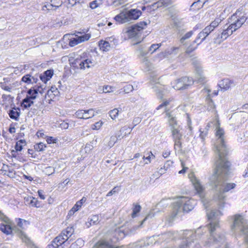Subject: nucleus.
<instances>
[{
    "instance_id": "obj_1",
    "label": "nucleus",
    "mask_w": 248,
    "mask_h": 248,
    "mask_svg": "<svg viewBox=\"0 0 248 248\" xmlns=\"http://www.w3.org/2000/svg\"><path fill=\"white\" fill-rule=\"evenodd\" d=\"M217 124L218 125L217 127L216 133L217 139L215 143V147L218 159L215 163V172L210 178L209 185L216 191V199L218 201L219 207L221 209L225 203L224 193L234 188L236 185L232 183H227L224 185L225 175L228 174L229 170L230 163L226 158L227 150L224 143V131L219 126L218 121L217 122Z\"/></svg>"
},
{
    "instance_id": "obj_2",
    "label": "nucleus",
    "mask_w": 248,
    "mask_h": 248,
    "mask_svg": "<svg viewBox=\"0 0 248 248\" xmlns=\"http://www.w3.org/2000/svg\"><path fill=\"white\" fill-rule=\"evenodd\" d=\"M207 216L211 221L209 224L208 229L210 233V236L207 241H205L204 246L207 247H213L218 248L225 243V236L222 233L214 235V232L219 228L218 217L222 215L219 210H212L210 212L207 210Z\"/></svg>"
},
{
    "instance_id": "obj_3",
    "label": "nucleus",
    "mask_w": 248,
    "mask_h": 248,
    "mask_svg": "<svg viewBox=\"0 0 248 248\" xmlns=\"http://www.w3.org/2000/svg\"><path fill=\"white\" fill-rule=\"evenodd\" d=\"M171 101L170 99L164 100L163 102L157 107L156 109L158 110L163 108H165L166 115L168 118V121L172 134V139H181L182 138V134L180 132L181 128L178 124L175 118L172 116L170 112L166 111V108L170 104Z\"/></svg>"
},
{
    "instance_id": "obj_4",
    "label": "nucleus",
    "mask_w": 248,
    "mask_h": 248,
    "mask_svg": "<svg viewBox=\"0 0 248 248\" xmlns=\"http://www.w3.org/2000/svg\"><path fill=\"white\" fill-rule=\"evenodd\" d=\"M196 205V201L186 197H178L173 203V217L180 212L191 211Z\"/></svg>"
},
{
    "instance_id": "obj_5",
    "label": "nucleus",
    "mask_w": 248,
    "mask_h": 248,
    "mask_svg": "<svg viewBox=\"0 0 248 248\" xmlns=\"http://www.w3.org/2000/svg\"><path fill=\"white\" fill-rule=\"evenodd\" d=\"M0 219L6 223H1L0 224V230L2 232L7 235H9L11 234L13 232H16L17 233L18 236L22 240L23 242L27 244H29L30 243V239L22 230L18 229L12 228L11 227L10 225L9 219L0 211Z\"/></svg>"
},
{
    "instance_id": "obj_6",
    "label": "nucleus",
    "mask_w": 248,
    "mask_h": 248,
    "mask_svg": "<svg viewBox=\"0 0 248 248\" xmlns=\"http://www.w3.org/2000/svg\"><path fill=\"white\" fill-rule=\"evenodd\" d=\"M206 227H200L197 229L195 233L192 231H185L182 234V239L177 248H191L194 243V237L195 235H199L207 230Z\"/></svg>"
},
{
    "instance_id": "obj_7",
    "label": "nucleus",
    "mask_w": 248,
    "mask_h": 248,
    "mask_svg": "<svg viewBox=\"0 0 248 248\" xmlns=\"http://www.w3.org/2000/svg\"><path fill=\"white\" fill-rule=\"evenodd\" d=\"M141 15L140 10L134 9L127 11L123 12L115 16L114 19L119 23H124L132 20H136Z\"/></svg>"
},
{
    "instance_id": "obj_8",
    "label": "nucleus",
    "mask_w": 248,
    "mask_h": 248,
    "mask_svg": "<svg viewBox=\"0 0 248 248\" xmlns=\"http://www.w3.org/2000/svg\"><path fill=\"white\" fill-rule=\"evenodd\" d=\"M188 177L192 183L197 193L201 199L202 202L205 209L208 207L207 205L208 201L204 198V187L202 185L199 180H198L193 173L189 174Z\"/></svg>"
},
{
    "instance_id": "obj_9",
    "label": "nucleus",
    "mask_w": 248,
    "mask_h": 248,
    "mask_svg": "<svg viewBox=\"0 0 248 248\" xmlns=\"http://www.w3.org/2000/svg\"><path fill=\"white\" fill-rule=\"evenodd\" d=\"M147 24L144 21L140 22L125 29V32L130 38H139L142 31L147 26Z\"/></svg>"
},
{
    "instance_id": "obj_10",
    "label": "nucleus",
    "mask_w": 248,
    "mask_h": 248,
    "mask_svg": "<svg viewBox=\"0 0 248 248\" xmlns=\"http://www.w3.org/2000/svg\"><path fill=\"white\" fill-rule=\"evenodd\" d=\"M234 31H235L234 30L230 24H225L219 30L217 37L214 38L215 43L220 44L231 35Z\"/></svg>"
},
{
    "instance_id": "obj_11",
    "label": "nucleus",
    "mask_w": 248,
    "mask_h": 248,
    "mask_svg": "<svg viewBox=\"0 0 248 248\" xmlns=\"http://www.w3.org/2000/svg\"><path fill=\"white\" fill-rule=\"evenodd\" d=\"M194 83L193 79L188 77H183L176 79L172 87L177 90H184L187 89Z\"/></svg>"
},
{
    "instance_id": "obj_12",
    "label": "nucleus",
    "mask_w": 248,
    "mask_h": 248,
    "mask_svg": "<svg viewBox=\"0 0 248 248\" xmlns=\"http://www.w3.org/2000/svg\"><path fill=\"white\" fill-rule=\"evenodd\" d=\"M173 239V234L170 232H168L164 233L163 234H162L161 235H159L158 236H153L152 237H150L148 239V242H147V245L145 244V243L140 242V244L137 245L136 247H139V248H142L144 246H146L147 245H149V242L152 243L153 239L156 240H159L160 242L163 241H166L167 242H169L170 241L172 240Z\"/></svg>"
},
{
    "instance_id": "obj_13",
    "label": "nucleus",
    "mask_w": 248,
    "mask_h": 248,
    "mask_svg": "<svg viewBox=\"0 0 248 248\" xmlns=\"http://www.w3.org/2000/svg\"><path fill=\"white\" fill-rule=\"evenodd\" d=\"M73 64L74 67L80 69H84L86 68H90L93 66L94 62L89 59L83 58L81 57L77 58Z\"/></svg>"
},
{
    "instance_id": "obj_14",
    "label": "nucleus",
    "mask_w": 248,
    "mask_h": 248,
    "mask_svg": "<svg viewBox=\"0 0 248 248\" xmlns=\"http://www.w3.org/2000/svg\"><path fill=\"white\" fill-rule=\"evenodd\" d=\"M158 80V79H157L156 78H152L150 81L152 84H155L153 88L156 93L157 98L162 99L163 97V93L164 91L163 90L164 89V86L159 84Z\"/></svg>"
},
{
    "instance_id": "obj_15",
    "label": "nucleus",
    "mask_w": 248,
    "mask_h": 248,
    "mask_svg": "<svg viewBox=\"0 0 248 248\" xmlns=\"http://www.w3.org/2000/svg\"><path fill=\"white\" fill-rule=\"evenodd\" d=\"M232 22L230 25L233 28V30L235 31L240 28L242 25L246 22L247 18L245 16H242L237 18L235 15H233L230 19Z\"/></svg>"
},
{
    "instance_id": "obj_16",
    "label": "nucleus",
    "mask_w": 248,
    "mask_h": 248,
    "mask_svg": "<svg viewBox=\"0 0 248 248\" xmlns=\"http://www.w3.org/2000/svg\"><path fill=\"white\" fill-rule=\"evenodd\" d=\"M74 232V230L72 227H68L66 230H63L61 234L58 236H61L60 239L62 240V242H63L64 245L66 244H69L68 242V239L72 235Z\"/></svg>"
},
{
    "instance_id": "obj_17",
    "label": "nucleus",
    "mask_w": 248,
    "mask_h": 248,
    "mask_svg": "<svg viewBox=\"0 0 248 248\" xmlns=\"http://www.w3.org/2000/svg\"><path fill=\"white\" fill-rule=\"evenodd\" d=\"M179 47H171L166 49L164 52H162L158 54V57L160 58H164L168 57L171 55H176L178 53Z\"/></svg>"
},
{
    "instance_id": "obj_18",
    "label": "nucleus",
    "mask_w": 248,
    "mask_h": 248,
    "mask_svg": "<svg viewBox=\"0 0 248 248\" xmlns=\"http://www.w3.org/2000/svg\"><path fill=\"white\" fill-rule=\"evenodd\" d=\"M219 86L221 89L224 91H227L234 86V84L233 80H230L229 78H225L219 82Z\"/></svg>"
},
{
    "instance_id": "obj_19",
    "label": "nucleus",
    "mask_w": 248,
    "mask_h": 248,
    "mask_svg": "<svg viewBox=\"0 0 248 248\" xmlns=\"http://www.w3.org/2000/svg\"><path fill=\"white\" fill-rule=\"evenodd\" d=\"M195 71L196 80L199 83H204L205 80V78L203 74L202 68L199 65H197L195 67Z\"/></svg>"
},
{
    "instance_id": "obj_20",
    "label": "nucleus",
    "mask_w": 248,
    "mask_h": 248,
    "mask_svg": "<svg viewBox=\"0 0 248 248\" xmlns=\"http://www.w3.org/2000/svg\"><path fill=\"white\" fill-rule=\"evenodd\" d=\"M61 236H57L52 241L51 243L48 245L46 248H64L63 242L60 239Z\"/></svg>"
},
{
    "instance_id": "obj_21",
    "label": "nucleus",
    "mask_w": 248,
    "mask_h": 248,
    "mask_svg": "<svg viewBox=\"0 0 248 248\" xmlns=\"http://www.w3.org/2000/svg\"><path fill=\"white\" fill-rule=\"evenodd\" d=\"M1 170L5 171L4 174H6L9 177L15 178L16 171L12 167L2 164Z\"/></svg>"
},
{
    "instance_id": "obj_22",
    "label": "nucleus",
    "mask_w": 248,
    "mask_h": 248,
    "mask_svg": "<svg viewBox=\"0 0 248 248\" xmlns=\"http://www.w3.org/2000/svg\"><path fill=\"white\" fill-rule=\"evenodd\" d=\"M93 248H126L124 246H121L117 248H113L112 246L108 242L104 240L98 242Z\"/></svg>"
},
{
    "instance_id": "obj_23",
    "label": "nucleus",
    "mask_w": 248,
    "mask_h": 248,
    "mask_svg": "<svg viewBox=\"0 0 248 248\" xmlns=\"http://www.w3.org/2000/svg\"><path fill=\"white\" fill-rule=\"evenodd\" d=\"M206 102L207 109L208 111H211L213 112H215V105L213 100L210 98L209 95H208V96L206 98Z\"/></svg>"
},
{
    "instance_id": "obj_24",
    "label": "nucleus",
    "mask_w": 248,
    "mask_h": 248,
    "mask_svg": "<svg viewBox=\"0 0 248 248\" xmlns=\"http://www.w3.org/2000/svg\"><path fill=\"white\" fill-rule=\"evenodd\" d=\"M20 114V109L18 108H14L10 110L9 115L10 118L17 120Z\"/></svg>"
},
{
    "instance_id": "obj_25",
    "label": "nucleus",
    "mask_w": 248,
    "mask_h": 248,
    "mask_svg": "<svg viewBox=\"0 0 248 248\" xmlns=\"http://www.w3.org/2000/svg\"><path fill=\"white\" fill-rule=\"evenodd\" d=\"M99 46L101 50L107 52L110 48V44L108 41L101 40L99 43Z\"/></svg>"
},
{
    "instance_id": "obj_26",
    "label": "nucleus",
    "mask_w": 248,
    "mask_h": 248,
    "mask_svg": "<svg viewBox=\"0 0 248 248\" xmlns=\"http://www.w3.org/2000/svg\"><path fill=\"white\" fill-rule=\"evenodd\" d=\"M208 35L202 31L200 32L197 38L193 42V44L198 43L197 45L203 41Z\"/></svg>"
},
{
    "instance_id": "obj_27",
    "label": "nucleus",
    "mask_w": 248,
    "mask_h": 248,
    "mask_svg": "<svg viewBox=\"0 0 248 248\" xmlns=\"http://www.w3.org/2000/svg\"><path fill=\"white\" fill-rule=\"evenodd\" d=\"M95 115V111L91 108L87 110H84V119H88L92 118Z\"/></svg>"
},
{
    "instance_id": "obj_28",
    "label": "nucleus",
    "mask_w": 248,
    "mask_h": 248,
    "mask_svg": "<svg viewBox=\"0 0 248 248\" xmlns=\"http://www.w3.org/2000/svg\"><path fill=\"white\" fill-rule=\"evenodd\" d=\"M31 100L32 99L31 98L27 96L23 100L22 105L26 108L30 107L33 103V101Z\"/></svg>"
},
{
    "instance_id": "obj_29",
    "label": "nucleus",
    "mask_w": 248,
    "mask_h": 248,
    "mask_svg": "<svg viewBox=\"0 0 248 248\" xmlns=\"http://www.w3.org/2000/svg\"><path fill=\"white\" fill-rule=\"evenodd\" d=\"M26 145V141L24 140H20L16 142L15 145V149L16 151L20 152L22 150L23 146Z\"/></svg>"
},
{
    "instance_id": "obj_30",
    "label": "nucleus",
    "mask_w": 248,
    "mask_h": 248,
    "mask_svg": "<svg viewBox=\"0 0 248 248\" xmlns=\"http://www.w3.org/2000/svg\"><path fill=\"white\" fill-rule=\"evenodd\" d=\"M84 241L82 239H78L76 242L72 243L70 248H80L84 245Z\"/></svg>"
},
{
    "instance_id": "obj_31",
    "label": "nucleus",
    "mask_w": 248,
    "mask_h": 248,
    "mask_svg": "<svg viewBox=\"0 0 248 248\" xmlns=\"http://www.w3.org/2000/svg\"><path fill=\"white\" fill-rule=\"evenodd\" d=\"M137 50L139 53V56L142 57H143L148 52V51L145 49V46L142 45L139 46Z\"/></svg>"
},
{
    "instance_id": "obj_32",
    "label": "nucleus",
    "mask_w": 248,
    "mask_h": 248,
    "mask_svg": "<svg viewBox=\"0 0 248 248\" xmlns=\"http://www.w3.org/2000/svg\"><path fill=\"white\" fill-rule=\"evenodd\" d=\"M76 36L78 37L79 43L88 40L91 37V35L89 33L85 34L81 36H78L76 34Z\"/></svg>"
},
{
    "instance_id": "obj_33",
    "label": "nucleus",
    "mask_w": 248,
    "mask_h": 248,
    "mask_svg": "<svg viewBox=\"0 0 248 248\" xmlns=\"http://www.w3.org/2000/svg\"><path fill=\"white\" fill-rule=\"evenodd\" d=\"M50 1L53 7H54V10H56L62 4V0H51Z\"/></svg>"
},
{
    "instance_id": "obj_34",
    "label": "nucleus",
    "mask_w": 248,
    "mask_h": 248,
    "mask_svg": "<svg viewBox=\"0 0 248 248\" xmlns=\"http://www.w3.org/2000/svg\"><path fill=\"white\" fill-rule=\"evenodd\" d=\"M193 31H190L186 33L183 36L181 37L180 40V42L181 44H184V41L193 35Z\"/></svg>"
},
{
    "instance_id": "obj_35",
    "label": "nucleus",
    "mask_w": 248,
    "mask_h": 248,
    "mask_svg": "<svg viewBox=\"0 0 248 248\" xmlns=\"http://www.w3.org/2000/svg\"><path fill=\"white\" fill-rule=\"evenodd\" d=\"M88 220L91 225L96 224L98 222L99 217L97 215H94L89 218Z\"/></svg>"
},
{
    "instance_id": "obj_36",
    "label": "nucleus",
    "mask_w": 248,
    "mask_h": 248,
    "mask_svg": "<svg viewBox=\"0 0 248 248\" xmlns=\"http://www.w3.org/2000/svg\"><path fill=\"white\" fill-rule=\"evenodd\" d=\"M141 209V206L139 204H134L133 208V212L132 214V217H135L136 216V214L139 213Z\"/></svg>"
},
{
    "instance_id": "obj_37",
    "label": "nucleus",
    "mask_w": 248,
    "mask_h": 248,
    "mask_svg": "<svg viewBox=\"0 0 248 248\" xmlns=\"http://www.w3.org/2000/svg\"><path fill=\"white\" fill-rule=\"evenodd\" d=\"M80 208V205H78V204L76 203L74 206L72 207V208L69 211L68 214V216H71L74 214V213L79 210Z\"/></svg>"
},
{
    "instance_id": "obj_38",
    "label": "nucleus",
    "mask_w": 248,
    "mask_h": 248,
    "mask_svg": "<svg viewBox=\"0 0 248 248\" xmlns=\"http://www.w3.org/2000/svg\"><path fill=\"white\" fill-rule=\"evenodd\" d=\"M109 116L112 119H115L118 115L119 110L117 108H114L111 110H110L109 112Z\"/></svg>"
},
{
    "instance_id": "obj_39",
    "label": "nucleus",
    "mask_w": 248,
    "mask_h": 248,
    "mask_svg": "<svg viewBox=\"0 0 248 248\" xmlns=\"http://www.w3.org/2000/svg\"><path fill=\"white\" fill-rule=\"evenodd\" d=\"M28 93L31 95L30 97L32 99H34L36 98V94H37V89H30L28 91Z\"/></svg>"
},
{
    "instance_id": "obj_40",
    "label": "nucleus",
    "mask_w": 248,
    "mask_h": 248,
    "mask_svg": "<svg viewBox=\"0 0 248 248\" xmlns=\"http://www.w3.org/2000/svg\"><path fill=\"white\" fill-rule=\"evenodd\" d=\"M118 138L116 136H112L110 137L109 140L108 142V146L109 147H112L114 144L117 142Z\"/></svg>"
},
{
    "instance_id": "obj_41",
    "label": "nucleus",
    "mask_w": 248,
    "mask_h": 248,
    "mask_svg": "<svg viewBox=\"0 0 248 248\" xmlns=\"http://www.w3.org/2000/svg\"><path fill=\"white\" fill-rule=\"evenodd\" d=\"M222 19L220 17L216 18L213 21H212L210 25H211V27L213 28H216L217 27L219 24L221 22Z\"/></svg>"
},
{
    "instance_id": "obj_42",
    "label": "nucleus",
    "mask_w": 248,
    "mask_h": 248,
    "mask_svg": "<svg viewBox=\"0 0 248 248\" xmlns=\"http://www.w3.org/2000/svg\"><path fill=\"white\" fill-rule=\"evenodd\" d=\"M22 81L27 84L32 83V78H31V76L30 75H26L23 76L22 78Z\"/></svg>"
},
{
    "instance_id": "obj_43",
    "label": "nucleus",
    "mask_w": 248,
    "mask_h": 248,
    "mask_svg": "<svg viewBox=\"0 0 248 248\" xmlns=\"http://www.w3.org/2000/svg\"><path fill=\"white\" fill-rule=\"evenodd\" d=\"M174 141V149L177 150L181 149V139H173Z\"/></svg>"
},
{
    "instance_id": "obj_44",
    "label": "nucleus",
    "mask_w": 248,
    "mask_h": 248,
    "mask_svg": "<svg viewBox=\"0 0 248 248\" xmlns=\"http://www.w3.org/2000/svg\"><path fill=\"white\" fill-rule=\"evenodd\" d=\"M74 116L76 118L84 119V110L79 109V110H77L75 112Z\"/></svg>"
},
{
    "instance_id": "obj_45",
    "label": "nucleus",
    "mask_w": 248,
    "mask_h": 248,
    "mask_svg": "<svg viewBox=\"0 0 248 248\" xmlns=\"http://www.w3.org/2000/svg\"><path fill=\"white\" fill-rule=\"evenodd\" d=\"M103 122L101 121H98L91 125V128L93 130H98L102 126Z\"/></svg>"
},
{
    "instance_id": "obj_46",
    "label": "nucleus",
    "mask_w": 248,
    "mask_h": 248,
    "mask_svg": "<svg viewBox=\"0 0 248 248\" xmlns=\"http://www.w3.org/2000/svg\"><path fill=\"white\" fill-rule=\"evenodd\" d=\"M134 88L132 85L128 84L124 87V92L126 93H128L133 91Z\"/></svg>"
},
{
    "instance_id": "obj_47",
    "label": "nucleus",
    "mask_w": 248,
    "mask_h": 248,
    "mask_svg": "<svg viewBox=\"0 0 248 248\" xmlns=\"http://www.w3.org/2000/svg\"><path fill=\"white\" fill-rule=\"evenodd\" d=\"M161 46V44H153L150 47L148 51H152L151 53H154Z\"/></svg>"
},
{
    "instance_id": "obj_48",
    "label": "nucleus",
    "mask_w": 248,
    "mask_h": 248,
    "mask_svg": "<svg viewBox=\"0 0 248 248\" xmlns=\"http://www.w3.org/2000/svg\"><path fill=\"white\" fill-rule=\"evenodd\" d=\"M45 147H46V146L42 142H40L39 143H38L34 146V148L37 151H39V152L43 151Z\"/></svg>"
},
{
    "instance_id": "obj_49",
    "label": "nucleus",
    "mask_w": 248,
    "mask_h": 248,
    "mask_svg": "<svg viewBox=\"0 0 248 248\" xmlns=\"http://www.w3.org/2000/svg\"><path fill=\"white\" fill-rule=\"evenodd\" d=\"M130 128L127 126H124L120 130V133H122L124 136H125L130 133V131L128 133H127V131Z\"/></svg>"
},
{
    "instance_id": "obj_50",
    "label": "nucleus",
    "mask_w": 248,
    "mask_h": 248,
    "mask_svg": "<svg viewBox=\"0 0 248 248\" xmlns=\"http://www.w3.org/2000/svg\"><path fill=\"white\" fill-rule=\"evenodd\" d=\"M141 62L147 68H150L151 63L146 57H142Z\"/></svg>"
},
{
    "instance_id": "obj_51",
    "label": "nucleus",
    "mask_w": 248,
    "mask_h": 248,
    "mask_svg": "<svg viewBox=\"0 0 248 248\" xmlns=\"http://www.w3.org/2000/svg\"><path fill=\"white\" fill-rule=\"evenodd\" d=\"M45 172L47 175H49L54 173V169L52 167H46L45 168Z\"/></svg>"
},
{
    "instance_id": "obj_52",
    "label": "nucleus",
    "mask_w": 248,
    "mask_h": 248,
    "mask_svg": "<svg viewBox=\"0 0 248 248\" xmlns=\"http://www.w3.org/2000/svg\"><path fill=\"white\" fill-rule=\"evenodd\" d=\"M79 44L78 37L74 38L69 41V45L71 46H74Z\"/></svg>"
},
{
    "instance_id": "obj_53",
    "label": "nucleus",
    "mask_w": 248,
    "mask_h": 248,
    "mask_svg": "<svg viewBox=\"0 0 248 248\" xmlns=\"http://www.w3.org/2000/svg\"><path fill=\"white\" fill-rule=\"evenodd\" d=\"M114 87L110 86H106L103 87V92L107 93H111L113 91Z\"/></svg>"
},
{
    "instance_id": "obj_54",
    "label": "nucleus",
    "mask_w": 248,
    "mask_h": 248,
    "mask_svg": "<svg viewBox=\"0 0 248 248\" xmlns=\"http://www.w3.org/2000/svg\"><path fill=\"white\" fill-rule=\"evenodd\" d=\"M142 120V118L140 117H135L133 120L132 124H133V127L136 126L137 124H140Z\"/></svg>"
},
{
    "instance_id": "obj_55",
    "label": "nucleus",
    "mask_w": 248,
    "mask_h": 248,
    "mask_svg": "<svg viewBox=\"0 0 248 248\" xmlns=\"http://www.w3.org/2000/svg\"><path fill=\"white\" fill-rule=\"evenodd\" d=\"M199 131L200 132V137L202 139V140H203L207 134V129L202 130L201 128L200 129Z\"/></svg>"
},
{
    "instance_id": "obj_56",
    "label": "nucleus",
    "mask_w": 248,
    "mask_h": 248,
    "mask_svg": "<svg viewBox=\"0 0 248 248\" xmlns=\"http://www.w3.org/2000/svg\"><path fill=\"white\" fill-rule=\"evenodd\" d=\"M44 74L45 76L47 77V79H50L53 75V71L51 70H47L46 71Z\"/></svg>"
},
{
    "instance_id": "obj_57",
    "label": "nucleus",
    "mask_w": 248,
    "mask_h": 248,
    "mask_svg": "<svg viewBox=\"0 0 248 248\" xmlns=\"http://www.w3.org/2000/svg\"><path fill=\"white\" fill-rule=\"evenodd\" d=\"M44 7H46V13H48L51 10H54V7H53L51 2L44 5Z\"/></svg>"
},
{
    "instance_id": "obj_58",
    "label": "nucleus",
    "mask_w": 248,
    "mask_h": 248,
    "mask_svg": "<svg viewBox=\"0 0 248 248\" xmlns=\"http://www.w3.org/2000/svg\"><path fill=\"white\" fill-rule=\"evenodd\" d=\"M162 6H164V5L163 4L162 0L158 1L157 2H155L153 4H152V7H153V8H158Z\"/></svg>"
},
{
    "instance_id": "obj_59",
    "label": "nucleus",
    "mask_w": 248,
    "mask_h": 248,
    "mask_svg": "<svg viewBox=\"0 0 248 248\" xmlns=\"http://www.w3.org/2000/svg\"><path fill=\"white\" fill-rule=\"evenodd\" d=\"M201 2V0H199L197 2H194L192 3V4L191 5V7L194 9V10H196V9H200L201 7H202L203 6V4L201 6H198V4Z\"/></svg>"
},
{
    "instance_id": "obj_60",
    "label": "nucleus",
    "mask_w": 248,
    "mask_h": 248,
    "mask_svg": "<svg viewBox=\"0 0 248 248\" xmlns=\"http://www.w3.org/2000/svg\"><path fill=\"white\" fill-rule=\"evenodd\" d=\"M28 222L27 221L22 219L21 218H19L18 222H17V225L19 228H20L22 229H24V227L23 226V224L24 223L26 224Z\"/></svg>"
},
{
    "instance_id": "obj_61",
    "label": "nucleus",
    "mask_w": 248,
    "mask_h": 248,
    "mask_svg": "<svg viewBox=\"0 0 248 248\" xmlns=\"http://www.w3.org/2000/svg\"><path fill=\"white\" fill-rule=\"evenodd\" d=\"M196 48H197V46H193V44H192V45H190L189 46H188V47L186 48V53L187 54H190L192 51H193L194 50H195Z\"/></svg>"
},
{
    "instance_id": "obj_62",
    "label": "nucleus",
    "mask_w": 248,
    "mask_h": 248,
    "mask_svg": "<svg viewBox=\"0 0 248 248\" xmlns=\"http://www.w3.org/2000/svg\"><path fill=\"white\" fill-rule=\"evenodd\" d=\"M150 154H151V155H149L147 157H145L144 156L143 157V159H145L146 160H147L144 163V165L145 164H148L149 163H150L151 162V156L152 157H153L154 158L155 157V156L152 154V152H150Z\"/></svg>"
},
{
    "instance_id": "obj_63",
    "label": "nucleus",
    "mask_w": 248,
    "mask_h": 248,
    "mask_svg": "<svg viewBox=\"0 0 248 248\" xmlns=\"http://www.w3.org/2000/svg\"><path fill=\"white\" fill-rule=\"evenodd\" d=\"M119 189L117 187H114L112 190H111L107 194V196H110L118 192Z\"/></svg>"
},
{
    "instance_id": "obj_64",
    "label": "nucleus",
    "mask_w": 248,
    "mask_h": 248,
    "mask_svg": "<svg viewBox=\"0 0 248 248\" xmlns=\"http://www.w3.org/2000/svg\"><path fill=\"white\" fill-rule=\"evenodd\" d=\"M40 79L45 83H46L47 81L49 80V79H47V77L45 76V75H41L40 76Z\"/></svg>"
}]
</instances>
